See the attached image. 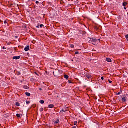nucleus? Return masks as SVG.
Instances as JSON below:
<instances>
[{
	"instance_id": "nucleus-10",
	"label": "nucleus",
	"mask_w": 128,
	"mask_h": 128,
	"mask_svg": "<svg viewBox=\"0 0 128 128\" xmlns=\"http://www.w3.org/2000/svg\"><path fill=\"white\" fill-rule=\"evenodd\" d=\"M128 4V3L126 2H124L123 3V6H126Z\"/></svg>"
},
{
	"instance_id": "nucleus-25",
	"label": "nucleus",
	"mask_w": 128,
	"mask_h": 128,
	"mask_svg": "<svg viewBox=\"0 0 128 128\" xmlns=\"http://www.w3.org/2000/svg\"><path fill=\"white\" fill-rule=\"evenodd\" d=\"M4 24H8V21L7 20L4 21Z\"/></svg>"
},
{
	"instance_id": "nucleus-2",
	"label": "nucleus",
	"mask_w": 128,
	"mask_h": 128,
	"mask_svg": "<svg viewBox=\"0 0 128 128\" xmlns=\"http://www.w3.org/2000/svg\"><path fill=\"white\" fill-rule=\"evenodd\" d=\"M25 52H28L30 50V46H27L26 48H24Z\"/></svg>"
},
{
	"instance_id": "nucleus-30",
	"label": "nucleus",
	"mask_w": 128,
	"mask_h": 128,
	"mask_svg": "<svg viewBox=\"0 0 128 128\" xmlns=\"http://www.w3.org/2000/svg\"><path fill=\"white\" fill-rule=\"evenodd\" d=\"M35 74H36V76H38V74L36 72H35Z\"/></svg>"
},
{
	"instance_id": "nucleus-32",
	"label": "nucleus",
	"mask_w": 128,
	"mask_h": 128,
	"mask_svg": "<svg viewBox=\"0 0 128 128\" xmlns=\"http://www.w3.org/2000/svg\"><path fill=\"white\" fill-rule=\"evenodd\" d=\"M40 90H42V88H40Z\"/></svg>"
},
{
	"instance_id": "nucleus-1",
	"label": "nucleus",
	"mask_w": 128,
	"mask_h": 128,
	"mask_svg": "<svg viewBox=\"0 0 128 128\" xmlns=\"http://www.w3.org/2000/svg\"><path fill=\"white\" fill-rule=\"evenodd\" d=\"M90 44H92L94 46H96L98 44V40L96 39H94L92 38L90 41H89Z\"/></svg>"
},
{
	"instance_id": "nucleus-5",
	"label": "nucleus",
	"mask_w": 128,
	"mask_h": 128,
	"mask_svg": "<svg viewBox=\"0 0 128 128\" xmlns=\"http://www.w3.org/2000/svg\"><path fill=\"white\" fill-rule=\"evenodd\" d=\"M49 108H54V105L52 104L48 106Z\"/></svg>"
},
{
	"instance_id": "nucleus-14",
	"label": "nucleus",
	"mask_w": 128,
	"mask_h": 128,
	"mask_svg": "<svg viewBox=\"0 0 128 128\" xmlns=\"http://www.w3.org/2000/svg\"><path fill=\"white\" fill-rule=\"evenodd\" d=\"M24 88H25V90H28V86H24Z\"/></svg>"
},
{
	"instance_id": "nucleus-21",
	"label": "nucleus",
	"mask_w": 128,
	"mask_h": 128,
	"mask_svg": "<svg viewBox=\"0 0 128 128\" xmlns=\"http://www.w3.org/2000/svg\"><path fill=\"white\" fill-rule=\"evenodd\" d=\"M108 82H110V84H112V81L108 80Z\"/></svg>"
},
{
	"instance_id": "nucleus-36",
	"label": "nucleus",
	"mask_w": 128,
	"mask_h": 128,
	"mask_svg": "<svg viewBox=\"0 0 128 128\" xmlns=\"http://www.w3.org/2000/svg\"><path fill=\"white\" fill-rule=\"evenodd\" d=\"M98 40L100 42V39Z\"/></svg>"
},
{
	"instance_id": "nucleus-3",
	"label": "nucleus",
	"mask_w": 128,
	"mask_h": 128,
	"mask_svg": "<svg viewBox=\"0 0 128 128\" xmlns=\"http://www.w3.org/2000/svg\"><path fill=\"white\" fill-rule=\"evenodd\" d=\"M20 56L13 57V60H20Z\"/></svg>"
},
{
	"instance_id": "nucleus-11",
	"label": "nucleus",
	"mask_w": 128,
	"mask_h": 128,
	"mask_svg": "<svg viewBox=\"0 0 128 128\" xmlns=\"http://www.w3.org/2000/svg\"><path fill=\"white\" fill-rule=\"evenodd\" d=\"M40 104H44V101L43 100H40Z\"/></svg>"
},
{
	"instance_id": "nucleus-8",
	"label": "nucleus",
	"mask_w": 128,
	"mask_h": 128,
	"mask_svg": "<svg viewBox=\"0 0 128 128\" xmlns=\"http://www.w3.org/2000/svg\"><path fill=\"white\" fill-rule=\"evenodd\" d=\"M64 78H66V80H68L69 76L68 75H64Z\"/></svg>"
},
{
	"instance_id": "nucleus-9",
	"label": "nucleus",
	"mask_w": 128,
	"mask_h": 128,
	"mask_svg": "<svg viewBox=\"0 0 128 128\" xmlns=\"http://www.w3.org/2000/svg\"><path fill=\"white\" fill-rule=\"evenodd\" d=\"M26 96H30V93L26 92Z\"/></svg>"
},
{
	"instance_id": "nucleus-19",
	"label": "nucleus",
	"mask_w": 128,
	"mask_h": 128,
	"mask_svg": "<svg viewBox=\"0 0 128 128\" xmlns=\"http://www.w3.org/2000/svg\"><path fill=\"white\" fill-rule=\"evenodd\" d=\"M26 104H30V101L26 102Z\"/></svg>"
},
{
	"instance_id": "nucleus-17",
	"label": "nucleus",
	"mask_w": 128,
	"mask_h": 128,
	"mask_svg": "<svg viewBox=\"0 0 128 128\" xmlns=\"http://www.w3.org/2000/svg\"><path fill=\"white\" fill-rule=\"evenodd\" d=\"M71 48H74V45L72 44Z\"/></svg>"
},
{
	"instance_id": "nucleus-13",
	"label": "nucleus",
	"mask_w": 128,
	"mask_h": 128,
	"mask_svg": "<svg viewBox=\"0 0 128 128\" xmlns=\"http://www.w3.org/2000/svg\"><path fill=\"white\" fill-rule=\"evenodd\" d=\"M55 124H58V122H60V120H56V121H55Z\"/></svg>"
},
{
	"instance_id": "nucleus-33",
	"label": "nucleus",
	"mask_w": 128,
	"mask_h": 128,
	"mask_svg": "<svg viewBox=\"0 0 128 128\" xmlns=\"http://www.w3.org/2000/svg\"><path fill=\"white\" fill-rule=\"evenodd\" d=\"M64 112V110H62L60 111V112Z\"/></svg>"
},
{
	"instance_id": "nucleus-20",
	"label": "nucleus",
	"mask_w": 128,
	"mask_h": 128,
	"mask_svg": "<svg viewBox=\"0 0 128 128\" xmlns=\"http://www.w3.org/2000/svg\"><path fill=\"white\" fill-rule=\"evenodd\" d=\"M43 26H44V24H42L40 25V28H43Z\"/></svg>"
},
{
	"instance_id": "nucleus-37",
	"label": "nucleus",
	"mask_w": 128,
	"mask_h": 128,
	"mask_svg": "<svg viewBox=\"0 0 128 128\" xmlns=\"http://www.w3.org/2000/svg\"><path fill=\"white\" fill-rule=\"evenodd\" d=\"M37 28H38V26H37Z\"/></svg>"
},
{
	"instance_id": "nucleus-29",
	"label": "nucleus",
	"mask_w": 128,
	"mask_h": 128,
	"mask_svg": "<svg viewBox=\"0 0 128 128\" xmlns=\"http://www.w3.org/2000/svg\"><path fill=\"white\" fill-rule=\"evenodd\" d=\"M18 76H20V72L18 73Z\"/></svg>"
},
{
	"instance_id": "nucleus-31",
	"label": "nucleus",
	"mask_w": 128,
	"mask_h": 128,
	"mask_svg": "<svg viewBox=\"0 0 128 128\" xmlns=\"http://www.w3.org/2000/svg\"><path fill=\"white\" fill-rule=\"evenodd\" d=\"M2 49H3V50H6V48L3 47V48H2Z\"/></svg>"
},
{
	"instance_id": "nucleus-7",
	"label": "nucleus",
	"mask_w": 128,
	"mask_h": 128,
	"mask_svg": "<svg viewBox=\"0 0 128 128\" xmlns=\"http://www.w3.org/2000/svg\"><path fill=\"white\" fill-rule=\"evenodd\" d=\"M106 62H112V59L110 58H107Z\"/></svg>"
},
{
	"instance_id": "nucleus-26",
	"label": "nucleus",
	"mask_w": 128,
	"mask_h": 128,
	"mask_svg": "<svg viewBox=\"0 0 128 128\" xmlns=\"http://www.w3.org/2000/svg\"><path fill=\"white\" fill-rule=\"evenodd\" d=\"M101 80H104V77H102Z\"/></svg>"
},
{
	"instance_id": "nucleus-16",
	"label": "nucleus",
	"mask_w": 128,
	"mask_h": 128,
	"mask_svg": "<svg viewBox=\"0 0 128 128\" xmlns=\"http://www.w3.org/2000/svg\"><path fill=\"white\" fill-rule=\"evenodd\" d=\"M74 126H76V124H78V122H74Z\"/></svg>"
},
{
	"instance_id": "nucleus-23",
	"label": "nucleus",
	"mask_w": 128,
	"mask_h": 128,
	"mask_svg": "<svg viewBox=\"0 0 128 128\" xmlns=\"http://www.w3.org/2000/svg\"><path fill=\"white\" fill-rule=\"evenodd\" d=\"M69 84H72V82L70 80H68Z\"/></svg>"
},
{
	"instance_id": "nucleus-22",
	"label": "nucleus",
	"mask_w": 128,
	"mask_h": 128,
	"mask_svg": "<svg viewBox=\"0 0 128 128\" xmlns=\"http://www.w3.org/2000/svg\"><path fill=\"white\" fill-rule=\"evenodd\" d=\"M44 111V108H42L40 110V112H43Z\"/></svg>"
},
{
	"instance_id": "nucleus-34",
	"label": "nucleus",
	"mask_w": 128,
	"mask_h": 128,
	"mask_svg": "<svg viewBox=\"0 0 128 128\" xmlns=\"http://www.w3.org/2000/svg\"><path fill=\"white\" fill-rule=\"evenodd\" d=\"M72 128H76V126H74Z\"/></svg>"
},
{
	"instance_id": "nucleus-6",
	"label": "nucleus",
	"mask_w": 128,
	"mask_h": 128,
	"mask_svg": "<svg viewBox=\"0 0 128 128\" xmlns=\"http://www.w3.org/2000/svg\"><path fill=\"white\" fill-rule=\"evenodd\" d=\"M122 101L123 102H126V98L123 97L122 98Z\"/></svg>"
},
{
	"instance_id": "nucleus-18",
	"label": "nucleus",
	"mask_w": 128,
	"mask_h": 128,
	"mask_svg": "<svg viewBox=\"0 0 128 128\" xmlns=\"http://www.w3.org/2000/svg\"><path fill=\"white\" fill-rule=\"evenodd\" d=\"M120 94H122V92H119L116 94H117V96H120Z\"/></svg>"
},
{
	"instance_id": "nucleus-15",
	"label": "nucleus",
	"mask_w": 128,
	"mask_h": 128,
	"mask_svg": "<svg viewBox=\"0 0 128 128\" xmlns=\"http://www.w3.org/2000/svg\"><path fill=\"white\" fill-rule=\"evenodd\" d=\"M17 118H20V114H16Z\"/></svg>"
},
{
	"instance_id": "nucleus-35",
	"label": "nucleus",
	"mask_w": 128,
	"mask_h": 128,
	"mask_svg": "<svg viewBox=\"0 0 128 128\" xmlns=\"http://www.w3.org/2000/svg\"><path fill=\"white\" fill-rule=\"evenodd\" d=\"M124 8L125 10H126V7H124Z\"/></svg>"
},
{
	"instance_id": "nucleus-27",
	"label": "nucleus",
	"mask_w": 128,
	"mask_h": 128,
	"mask_svg": "<svg viewBox=\"0 0 128 128\" xmlns=\"http://www.w3.org/2000/svg\"><path fill=\"white\" fill-rule=\"evenodd\" d=\"M76 54H78L79 52H76Z\"/></svg>"
},
{
	"instance_id": "nucleus-4",
	"label": "nucleus",
	"mask_w": 128,
	"mask_h": 128,
	"mask_svg": "<svg viewBox=\"0 0 128 128\" xmlns=\"http://www.w3.org/2000/svg\"><path fill=\"white\" fill-rule=\"evenodd\" d=\"M86 76L87 78H88V80H90V78H92V76L90 74H87Z\"/></svg>"
},
{
	"instance_id": "nucleus-28",
	"label": "nucleus",
	"mask_w": 128,
	"mask_h": 128,
	"mask_svg": "<svg viewBox=\"0 0 128 128\" xmlns=\"http://www.w3.org/2000/svg\"><path fill=\"white\" fill-rule=\"evenodd\" d=\"M126 38H128V34L126 36Z\"/></svg>"
},
{
	"instance_id": "nucleus-12",
	"label": "nucleus",
	"mask_w": 128,
	"mask_h": 128,
	"mask_svg": "<svg viewBox=\"0 0 128 128\" xmlns=\"http://www.w3.org/2000/svg\"><path fill=\"white\" fill-rule=\"evenodd\" d=\"M16 106H20V103L17 102H16Z\"/></svg>"
},
{
	"instance_id": "nucleus-24",
	"label": "nucleus",
	"mask_w": 128,
	"mask_h": 128,
	"mask_svg": "<svg viewBox=\"0 0 128 128\" xmlns=\"http://www.w3.org/2000/svg\"><path fill=\"white\" fill-rule=\"evenodd\" d=\"M36 4H40V2H38V1H36Z\"/></svg>"
}]
</instances>
